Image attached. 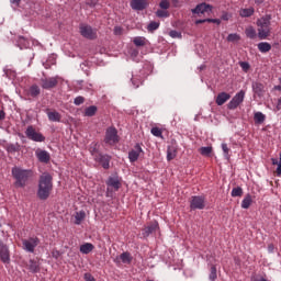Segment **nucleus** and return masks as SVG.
Listing matches in <instances>:
<instances>
[{
	"mask_svg": "<svg viewBox=\"0 0 281 281\" xmlns=\"http://www.w3.org/2000/svg\"><path fill=\"white\" fill-rule=\"evenodd\" d=\"M54 190V178L49 172H44L40 176L36 196L40 201H47Z\"/></svg>",
	"mask_w": 281,
	"mask_h": 281,
	"instance_id": "nucleus-1",
	"label": "nucleus"
},
{
	"mask_svg": "<svg viewBox=\"0 0 281 281\" xmlns=\"http://www.w3.org/2000/svg\"><path fill=\"white\" fill-rule=\"evenodd\" d=\"M11 175L13 179H15L14 186L15 188H25L27 186V181H30L31 177H33L34 172L32 169H23L21 167H13L11 169Z\"/></svg>",
	"mask_w": 281,
	"mask_h": 281,
	"instance_id": "nucleus-2",
	"label": "nucleus"
},
{
	"mask_svg": "<svg viewBox=\"0 0 281 281\" xmlns=\"http://www.w3.org/2000/svg\"><path fill=\"white\" fill-rule=\"evenodd\" d=\"M258 26V38L265 41L271 34V15L267 14L261 19L257 20Z\"/></svg>",
	"mask_w": 281,
	"mask_h": 281,
	"instance_id": "nucleus-3",
	"label": "nucleus"
},
{
	"mask_svg": "<svg viewBox=\"0 0 281 281\" xmlns=\"http://www.w3.org/2000/svg\"><path fill=\"white\" fill-rule=\"evenodd\" d=\"M120 142V136L117 135V128L115 127H108L105 131L104 143L108 146H115Z\"/></svg>",
	"mask_w": 281,
	"mask_h": 281,
	"instance_id": "nucleus-4",
	"label": "nucleus"
},
{
	"mask_svg": "<svg viewBox=\"0 0 281 281\" xmlns=\"http://www.w3.org/2000/svg\"><path fill=\"white\" fill-rule=\"evenodd\" d=\"M245 101V91L240 90L238 93H236L233 99L228 102L227 104V109L229 111H234L236 109H238V106H240V104H243V102Z\"/></svg>",
	"mask_w": 281,
	"mask_h": 281,
	"instance_id": "nucleus-5",
	"label": "nucleus"
},
{
	"mask_svg": "<svg viewBox=\"0 0 281 281\" xmlns=\"http://www.w3.org/2000/svg\"><path fill=\"white\" fill-rule=\"evenodd\" d=\"M40 82L42 89L50 91V89H56V87H58V77H42Z\"/></svg>",
	"mask_w": 281,
	"mask_h": 281,
	"instance_id": "nucleus-6",
	"label": "nucleus"
},
{
	"mask_svg": "<svg viewBox=\"0 0 281 281\" xmlns=\"http://www.w3.org/2000/svg\"><path fill=\"white\" fill-rule=\"evenodd\" d=\"M25 135L32 142H45V136L41 132H36V128L32 125L26 127Z\"/></svg>",
	"mask_w": 281,
	"mask_h": 281,
	"instance_id": "nucleus-7",
	"label": "nucleus"
},
{
	"mask_svg": "<svg viewBox=\"0 0 281 281\" xmlns=\"http://www.w3.org/2000/svg\"><path fill=\"white\" fill-rule=\"evenodd\" d=\"M40 243H41V239H38V237H31L29 239H23L22 240L23 249L29 254H34V250L36 249V247H38Z\"/></svg>",
	"mask_w": 281,
	"mask_h": 281,
	"instance_id": "nucleus-8",
	"label": "nucleus"
},
{
	"mask_svg": "<svg viewBox=\"0 0 281 281\" xmlns=\"http://www.w3.org/2000/svg\"><path fill=\"white\" fill-rule=\"evenodd\" d=\"M81 36L88 38V41H95L98 38V32L91 27V25H81L79 27Z\"/></svg>",
	"mask_w": 281,
	"mask_h": 281,
	"instance_id": "nucleus-9",
	"label": "nucleus"
},
{
	"mask_svg": "<svg viewBox=\"0 0 281 281\" xmlns=\"http://www.w3.org/2000/svg\"><path fill=\"white\" fill-rule=\"evenodd\" d=\"M191 210H205V198L193 195L190 202Z\"/></svg>",
	"mask_w": 281,
	"mask_h": 281,
	"instance_id": "nucleus-10",
	"label": "nucleus"
},
{
	"mask_svg": "<svg viewBox=\"0 0 281 281\" xmlns=\"http://www.w3.org/2000/svg\"><path fill=\"white\" fill-rule=\"evenodd\" d=\"M0 260L3 265H10V249L8 245L0 239Z\"/></svg>",
	"mask_w": 281,
	"mask_h": 281,
	"instance_id": "nucleus-11",
	"label": "nucleus"
},
{
	"mask_svg": "<svg viewBox=\"0 0 281 281\" xmlns=\"http://www.w3.org/2000/svg\"><path fill=\"white\" fill-rule=\"evenodd\" d=\"M105 183L108 188H113L115 192L122 188V182L120 181V176H117V173L110 176Z\"/></svg>",
	"mask_w": 281,
	"mask_h": 281,
	"instance_id": "nucleus-12",
	"label": "nucleus"
},
{
	"mask_svg": "<svg viewBox=\"0 0 281 281\" xmlns=\"http://www.w3.org/2000/svg\"><path fill=\"white\" fill-rule=\"evenodd\" d=\"M111 156L106 154H101L97 156L94 161H97V164H100L102 168H104V170H109V168H111Z\"/></svg>",
	"mask_w": 281,
	"mask_h": 281,
	"instance_id": "nucleus-13",
	"label": "nucleus"
},
{
	"mask_svg": "<svg viewBox=\"0 0 281 281\" xmlns=\"http://www.w3.org/2000/svg\"><path fill=\"white\" fill-rule=\"evenodd\" d=\"M251 87H252V91L257 98H262V95H265V93L267 92L265 83H262L260 81H252Z\"/></svg>",
	"mask_w": 281,
	"mask_h": 281,
	"instance_id": "nucleus-14",
	"label": "nucleus"
},
{
	"mask_svg": "<svg viewBox=\"0 0 281 281\" xmlns=\"http://www.w3.org/2000/svg\"><path fill=\"white\" fill-rule=\"evenodd\" d=\"M130 5L132 10L142 12V10H146V8H148V0H131Z\"/></svg>",
	"mask_w": 281,
	"mask_h": 281,
	"instance_id": "nucleus-15",
	"label": "nucleus"
},
{
	"mask_svg": "<svg viewBox=\"0 0 281 281\" xmlns=\"http://www.w3.org/2000/svg\"><path fill=\"white\" fill-rule=\"evenodd\" d=\"M159 229V223L157 221L149 223L144 229H143V236L144 238H148L150 234H155Z\"/></svg>",
	"mask_w": 281,
	"mask_h": 281,
	"instance_id": "nucleus-16",
	"label": "nucleus"
},
{
	"mask_svg": "<svg viewBox=\"0 0 281 281\" xmlns=\"http://www.w3.org/2000/svg\"><path fill=\"white\" fill-rule=\"evenodd\" d=\"M192 14H205V12H212V5L207 3H200L191 10Z\"/></svg>",
	"mask_w": 281,
	"mask_h": 281,
	"instance_id": "nucleus-17",
	"label": "nucleus"
},
{
	"mask_svg": "<svg viewBox=\"0 0 281 281\" xmlns=\"http://www.w3.org/2000/svg\"><path fill=\"white\" fill-rule=\"evenodd\" d=\"M140 153H142V146H139V144H136L135 149H132L128 153V159H130L131 164H135V161H137L139 159Z\"/></svg>",
	"mask_w": 281,
	"mask_h": 281,
	"instance_id": "nucleus-18",
	"label": "nucleus"
},
{
	"mask_svg": "<svg viewBox=\"0 0 281 281\" xmlns=\"http://www.w3.org/2000/svg\"><path fill=\"white\" fill-rule=\"evenodd\" d=\"M36 157L41 164H49V160L52 159V156H49V153L47 150H40L36 151Z\"/></svg>",
	"mask_w": 281,
	"mask_h": 281,
	"instance_id": "nucleus-19",
	"label": "nucleus"
},
{
	"mask_svg": "<svg viewBox=\"0 0 281 281\" xmlns=\"http://www.w3.org/2000/svg\"><path fill=\"white\" fill-rule=\"evenodd\" d=\"M232 98V95L227 92H221L217 94L215 102L217 104V106H223V104H225V102H227V100H229Z\"/></svg>",
	"mask_w": 281,
	"mask_h": 281,
	"instance_id": "nucleus-20",
	"label": "nucleus"
},
{
	"mask_svg": "<svg viewBox=\"0 0 281 281\" xmlns=\"http://www.w3.org/2000/svg\"><path fill=\"white\" fill-rule=\"evenodd\" d=\"M5 150L7 153H9L10 155H14V153H21V144L19 143H9L5 145Z\"/></svg>",
	"mask_w": 281,
	"mask_h": 281,
	"instance_id": "nucleus-21",
	"label": "nucleus"
},
{
	"mask_svg": "<svg viewBox=\"0 0 281 281\" xmlns=\"http://www.w3.org/2000/svg\"><path fill=\"white\" fill-rule=\"evenodd\" d=\"M29 271L31 273H38L41 271V263L34 259L29 260Z\"/></svg>",
	"mask_w": 281,
	"mask_h": 281,
	"instance_id": "nucleus-22",
	"label": "nucleus"
},
{
	"mask_svg": "<svg viewBox=\"0 0 281 281\" xmlns=\"http://www.w3.org/2000/svg\"><path fill=\"white\" fill-rule=\"evenodd\" d=\"M120 260L123 262V265H131V262H133V256H131V252L125 251L120 255Z\"/></svg>",
	"mask_w": 281,
	"mask_h": 281,
	"instance_id": "nucleus-23",
	"label": "nucleus"
},
{
	"mask_svg": "<svg viewBox=\"0 0 281 281\" xmlns=\"http://www.w3.org/2000/svg\"><path fill=\"white\" fill-rule=\"evenodd\" d=\"M31 98H38L41 95V88L37 85H32L29 89Z\"/></svg>",
	"mask_w": 281,
	"mask_h": 281,
	"instance_id": "nucleus-24",
	"label": "nucleus"
},
{
	"mask_svg": "<svg viewBox=\"0 0 281 281\" xmlns=\"http://www.w3.org/2000/svg\"><path fill=\"white\" fill-rule=\"evenodd\" d=\"M95 113H98V106L95 105H90L88 108L85 109V117H93V115H95Z\"/></svg>",
	"mask_w": 281,
	"mask_h": 281,
	"instance_id": "nucleus-25",
	"label": "nucleus"
},
{
	"mask_svg": "<svg viewBox=\"0 0 281 281\" xmlns=\"http://www.w3.org/2000/svg\"><path fill=\"white\" fill-rule=\"evenodd\" d=\"M254 12H255V10L252 7H250L248 9H241L239 11V16H241L243 19H249V16H254Z\"/></svg>",
	"mask_w": 281,
	"mask_h": 281,
	"instance_id": "nucleus-26",
	"label": "nucleus"
},
{
	"mask_svg": "<svg viewBox=\"0 0 281 281\" xmlns=\"http://www.w3.org/2000/svg\"><path fill=\"white\" fill-rule=\"evenodd\" d=\"M85 218H87V213L85 211L76 212L75 225H80Z\"/></svg>",
	"mask_w": 281,
	"mask_h": 281,
	"instance_id": "nucleus-27",
	"label": "nucleus"
},
{
	"mask_svg": "<svg viewBox=\"0 0 281 281\" xmlns=\"http://www.w3.org/2000/svg\"><path fill=\"white\" fill-rule=\"evenodd\" d=\"M93 249H95V246H93V244H91V243H86V244L80 246V252L81 254H91V251Z\"/></svg>",
	"mask_w": 281,
	"mask_h": 281,
	"instance_id": "nucleus-28",
	"label": "nucleus"
},
{
	"mask_svg": "<svg viewBox=\"0 0 281 281\" xmlns=\"http://www.w3.org/2000/svg\"><path fill=\"white\" fill-rule=\"evenodd\" d=\"M258 49L261 52V54H267V52H271V44L268 42H260L258 44Z\"/></svg>",
	"mask_w": 281,
	"mask_h": 281,
	"instance_id": "nucleus-29",
	"label": "nucleus"
},
{
	"mask_svg": "<svg viewBox=\"0 0 281 281\" xmlns=\"http://www.w3.org/2000/svg\"><path fill=\"white\" fill-rule=\"evenodd\" d=\"M251 194H247L244 200L241 201V207L243 210H249L252 203Z\"/></svg>",
	"mask_w": 281,
	"mask_h": 281,
	"instance_id": "nucleus-30",
	"label": "nucleus"
},
{
	"mask_svg": "<svg viewBox=\"0 0 281 281\" xmlns=\"http://www.w3.org/2000/svg\"><path fill=\"white\" fill-rule=\"evenodd\" d=\"M49 122H60V113L57 111L47 112Z\"/></svg>",
	"mask_w": 281,
	"mask_h": 281,
	"instance_id": "nucleus-31",
	"label": "nucleus"
},
{
	"mask_svg": "<svg viewBox=\"0 0 281 281\" xmlns=\"http://www.w3.org/2000/svg\"><path fill=\"white\" fill-rule=\"evenodd\" d=\"M254 120H255V124H263L265 120H267V116H265L262 112H256Z\"/></svg>",
	"mask_w": 281,
	"mask_h": 281,
	"instance_id": "nucleus-32",
	"label": "nucleus"
},
{
	"mask_svg": "<svg viewBox=\"0 0 281 281\" xmlns=\"http://www.w3.org/2000/svg\"><path fill=\"white\" fill-rule=\"evenodd\" d=\"M133 43L136 47H144L146 45V37L136 36L134 37Z\"/></svg>",
	"mask_w": 281,
	"mask_h": 281,
	"instance_id": "nucleus-33",
	"label": "nucleus"
},
{
	"mask_svg": "<svg viewBox=\"0 0 281 281\" xmlns=\"http://www.w3.org/2000/svg\"><path fill=\"white\" fill-rule=\"evenodd\" d=\"M177 157V148L175 147H168L167 149V160L172 161Z\"/></svg>",
	"mask_w": 281,
	"mask_h": 281,
	"instance_id": "nucleus-34",
	"label": "nucleus"
},
{
	"mask_svg": "<svg viewBox=\"0 0 281 281\" xmlns=\"http://www.w3.org/2000/svg\"><path fill=\"white\" fill-rule=\"evenodd\" d=\"M200 155H202L203 157H210V155H212V146H207V147H201L199 149Z\"/></svg>",
	"mask_w": 281,
	"mask_h": 281,
	"instance_id": "nucleus-35",
	"label": "nucleus"
},
{
	"mask_svg": "<svg viewBox=\"0 0 281 281\" xmlns=\"http://www.w3.org/2000/svg\"><path fill=\"white\" fill-rule=\"evenodd\" d=\"M226 41H228V43H236V41H240V35H238L237 33H231L226 37Z\"/></svg>",
	"mask_w": 281,
	"mask_h": 281,
	"instance_id": "nucleus-36",
	"label": "nucleus"
},
{
	"mask_svg": "<svg viewBox=\"0 0 281 281\" xmlns=\"http://www.w3.org/2000/svg\"><path fill=\"white\" fill-rule=\"evenodd\" d=\"M131 81L135 89H138L139 85H143L144 82L139 77H135V76H132Z\"/></svg>",
	"mask_w": 281,
	"mask_h": 281,
	"instance_id": "nucleus-37",
	"label": "nucleus"
},
{
	"mask_svg": "<svg viewBox=\"0 0 281 281\" xmlns=\"http://www.w3.org/2000/svg\"><path fill=\"white\" fill-rule=\"evenodd\" d=\"M156 16H158V19H168V16H170V13L168 11H166V9L157 10Z\"/></svg>",
	"mask_w": 281,
	"mask_h": 281,
	"instance_id": "nucleus-38",
	"label": "nucleus"
},
{
	"mask_svg": "<svg viewBox=\"0 0 281 281\" xmlns=\"http://www.w3.org/2000/svg\"><path fill=\"white\" fill-rule=\"evenodd\" d=\"M222 150H223L225 159H227V161H229V147L227 146V143L222 144Z\"/></svg>",
	"mask_w": 281,
	"mask_h": 281,
	"instance_id": "nucleus-39",
	"label": "nucleus"
},
{
	"mask_svg": "<svg viewBox=\"0 0 281 281\" xmlns=\"http://www.w3.org/2000/svg\"><path fill=\"white\" fill-rule=\"evenodd\" d=\"M246 36L248 38H256V29H254L252 26L246 29Z\"/></svg>",
	"mask_w": 281,
	"mask_h": 281,
	"instance_id": "nucleus-40",
	"label": "nucleus"
},
{
	"mask_svg": "<svg viewBox=\"0 0 281 281\" xmlns=\"http://www.w3.org/2000/svg\"><path fill=\"white\" fill-rule=\"evenodd\" d=\"M148 32H155V30H159V22H150L147 26Z\"/></svg>",
	"mask_w": 281,
	"mask_h": 281,
	"instance_id": "nucleus-41",
	"label": "nucleus"
},
{
	"mask_svg": "<svg viewBox=\"0 0 281 281\" xmlns=\"http://www.w3.org/2000/svg\"><path fill=\"white\" fill-rule=\"evenodd\" d=\"M232 196L236 198V196H241L243 195V188L237 187V188H233L232 190Z\"/></svg>",
	"mask_w": 281,
	"mask_h": 281,
	"instance_id": "nucleus-42",
	"label": "nucleus"
},
{
	"mask_svg": "<svg viewBox=\"0 0 281 281\" xmlns=\"http://www.w3.org/2000/svg\"><path fill=\"white\" fill-rule=\"evenodd\" d=\"M151 135H154V137H162L161 128L153 127L151 128Z\"/></svg>",
	"mask_w": 281,
	"mask_h": 281,
	"instance_id": "nucleus-43",
	"label": "nucleus"
},
{
	"mask_svg": "<svg viewBox=\"0 0 281 281\" xmlns=\"http://www.w3.org/2000/svg\"><path fill=\"white\" fill-rule=\"evenodd\" d=\"M209 278H210V280H212V281L216 280V278H217V274H216V266H212V267H211V272H210Z\"/></svg>",
	"mask_w": 281,
	"mask_h": 281,
	"instance_id": "nucleus-44",
	"label": "nucleus"
},
{
	"mask_svg": "<svg viewBox=\"0 0 281 281\" xmlns=\"http://www.w3.org/2000/svg\"><path fill=\"white\" fill-rule=\"evenodd\" d=\"M159 8H161V10H168L170 9V1L168 0H161L159 3Z\"/></svg>",
	"mask_w": 281,
	"mask_h": 281,
	"instance_id": "nucleus-45",
	"label": "nucleus"
},
{
	"mask_svg": "<svg viewBox=\"0 0 281 281\" xmlns=\"http://www.w3.org/2000/svg\"><path fill=\"white\" fill-rule=\"evenodd\" d=\"M74 104L76 106H80V104H85V97L79 95V97L75 98Z\"/></svg>",
	"mask_w": 281,
	"mask_h": 281,
	"instance_id": "nucleus-46",
	"label": "nucleus"
},
{
	"mask_svg": "<svg viewBox=\"0 0 281 281\" xmlns=\"http://www.w3.org/2000/svg\"><path fill=\"white\" fill-rule=\"evenodd\" d=\"M169 36H171V38H182L181 32L175 30L169 32Z\"/></svg>",
	"mask_w": 281,
	"mask_h": 281,
	"instance_id": "nucleus-47",
	"label": "nucleus"
},
{
	"mask_svg": "<svg viewBox=\"0 0 281 281\" xmlns=\"http://www.w3.org/2000/svg\"><path fill=\"white\" fill-rule=\"evenodd\" d=\"M90 153H91L93 159H97L98 155L102 154V153H100V150H98V148L95 146L90 149Z\"/></svg>",
	"mask_w": 281,
	"mask_h": 281,
	"instance_id": "nucleus-48",
	"label": "nucleus"
},
{
	"mask_svg": "<svg viewBox=\"0 0 281 281\" xmlns=\"http://www.w3.org/2000/svg\"><path fill=\"white\" fill-rule=\"evenodd\" d=\"M123 32H124V29L122 26H115L114 27V35L115 36H122Z\"/></svg>",
	"mask_w": 281,
	"mask_h": 281,
	"instance_id": "nucleus-49",
	"label": "nucleus"
},
{
	"mask_svg": "<svg viewBox=\"0 0 281 281\" xmlns=\"http://www.w3.org/2000/svg\"><path fill=\"white\" fill-rule=\"evenodd\" d=\"M239 66L241 67V69L244 70V71H249V63H247V61H240L239 63Z\"/></svg>",
	"mask_w": 281,
	"mask_h": 281,
	"instance_id": "nucleus-50",
	"label": "nucleus"
},
{
	"mask_svg": "<svg viewBox=\"0 0 281 281\" xmlns=\"http://www.w3.org/2000/svg\"><path fill=\"white\" fill-rule=\"evenodd\" d=\"M85 280L86 281H95V279L93 278V276H91V273H86L85 274Z\"/></svg>",
	"mask_w": 281,
	"mask_h": 281,
	"instance_id": "nucleus-51",
	"label": "nucleus"
},
{
	"mask_svg": "<svg viewBox=\"0 0 281 281\" xmlns=\"http://www.w3.org/2000/svg\"><path fill=\"white\" fill-rule=\"evenodd\" d=\"M207 23H216V25H221L220 19H207Z\"/></svg>",
	"mask_w": 281,
	"mask_h": 281,
	"instance_id": "nucleus-52",
	"label": "nucleus"
},
{
	"mask_svg": "<svg viewBox=\"0 0 281 281\" xmlns=\"http://www.w3.org/2000/svg\"><path fill=\"white\" fill-rule=\"evenodd\" d=\"M11 5H15V8H19L21 5V0H10Z\"/></svg>",
	"mask_w": 281,
	"mask_h": 281,
	"instance_id": "nucleus-53",
	"label": "nucleus"
},
{
	"mask_svg": "<svg viewBox=\"0 0 281 281\" xmlns=\"http://www.w3.org/2000/svg\"><path fill=\"white\" fill-rule=\"evenodd\" d=\"M222 21H229V13L224 12L221 16Z\"/></svg>",
	"mask_w": 281,
	"mask_h": 281,
	"instance_id": "nucleus-54",
	"label": "nucleus"
},
{
	"mask_svg": "<svg viewBox=\"0 0 281 281\" xmlns=\"http://www.w3.org/2000/svg\"><path fill=\"white\" fill-rule=\"evenodd\" d=\"M201 23H207V19L195 21V25H201Z\"/></svg>",
	"mask_w": 281,
	"mask_h": 281,
	"instance_id": "nucleus-55",
	"label": "nucleus"
},
{
	"mask_svg": "<svg viewBox=\"0 0 281 281\" xmlns=\"http://www.w3.org/2000/svg\"><path fill=\"white\" fill-rule=\"evenodd\" d=\"M277 176L278 177L281 176V164L280 162L278 164V167H277Z\"/></svg>",
	"mask_w": 281,
	"mask_h": 281,
	"instance_id": "nucleus-56",
	"label": "nucleus"
},
{
	"mask_svg": "<svg viewBox=\"0 0 281 281\" xmlns=\"http://www.w3.org/2000/svg\"><path fill=\"white\" fill-rule=\"evenodd\" d=\"M277 111H281V98L278 99Z\"/></svg>",
	"mask_w": 281,
	"mask_h": 281,
	"instance_id": "nucleus-57",
	"label": "nucleus"
},
{
	"mask_svg": "<svg viewBox=\"0 0 281 281\" xmlns=\"http://www.w3.org/2000/svg\"><path fill=\"white\" fill-rule=\"evenodd\" d=\"M5 120V112L0 110V121Z\"/></svg>",
	"mask_w": 281,
	"mask_h": 281,
	"instance_id": "nucleus-58",
	"label": "nucleus"
},
{
	"mask_svg": "<svg viewBox=\"0 0 281 281\" xmlns=\"http://www.w3.org/2000/svg\"><path fill=\"white\" fill-rule=\"evenodd\" d=\"M278 164H280V161H278V158H272V165L278 166Z\"/></svg>",
	"mask_w": 281,
	"mask_h": 281,
	"instance_id": "nucleus-59",
	"label": "nucleus"
},
{
	"mask_svg": "<svg viewBox=\"0 0 281 281\" xmlns=\"http://www.w3.org/2000/svg\"><path fill=\"white\" fill-rule=\"evenodd\" d=\"M276 91H281V86H274Z\"/></svg>",
	"mask_w": 281,
	"mask_h": 281,
	"instance_id": "nucleus-60",
	"label": "nucleus"
},
{
	"mask_svg": "<svg viewBox=\"0 0 281 281\" xmlns=\"http://www.w3.org/2000/svg\"><path fill=\"white\" fill-rule=\"evenodd\" d=\"M138 54H139V52H137V50H133V53H132L133 56H137Z\"/></svg>",
	"mask_w": 281,
	"mask_h": 281,
	"instance_id": "nucleus-61",
	"label": "nucleus"
},
{
	"mask_svg": "<svg viewBox=\"0 0 281 281\" xmlns=\"http://www.w3.org/2000/svg\"><path fill=\"white\" fill-rule=\"evenodd\" d=\"M19 41H25L24 36H19Z\"/></svg>",
	"mask_w": 281,
	"mask_h": 281,
	"instance_id": "nucleus-62",
	"label": "nucleus"
},
{
	"mask_svg": "<svg viewBox=\"0 0 281 281\" xmlns=\"http://www.w3.org/2000/svg\"><path fill=\"white\" fill-rule=\"evenodd\" d=\"M203 69H205V66H201L200 67V70L203 71Z\"/></svg>",
	"mask_w": 281,
	"mask_h": 281,
	"instance_id": "nucleus-63",
	"label": "nucleus"
},
{
	"mask_svg": "<svg viewBox=\"0 0 281 281\" xmlns=\"http://www.w3.org/2000/svg\"><path fill=\"white\" fill-rule=\"evenodd\" d=\"M279 164H281V153H280V161H279Z\"/></svg>",
	"mask_w": 281,
	"mask_h": 281,
	"instance_id": "nucleus-64",
	"label": "nucleus"
}]
</instances>
